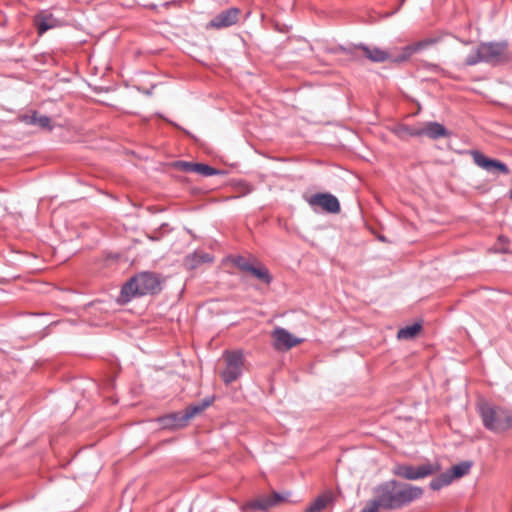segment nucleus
Wrapping results in <instances>:
<instances>
[{
    "label": "nucleus",
    "mask_w": 512,
    "mask_h": 512,
    "mask_svg": "<svg viewBox=\"0 0 512 512\" xmlns=\"http://www.w3.org/2000/svg\"><path fill=\"white\" fill-rule=\"evenodd\" d=\"M423 493L420 487L397 481H388L374 490V495L382 504V509L392 510L405 506Z\"/></svg>",
    "instance_id": "1"
},
{
    "label": "nucleus",
    "mask_w": 512,
    "mask_h": 512,
    "mask_svg": "<svg viewBox=\"0 0 512 512\" xmlns=\"http://www.w3.org/2000/svg\"><path fill=\"white\" fill-rule=\"evenodd\" d=\"M434 43V40L428 39L419 41L412 45H407L400 50L399 54H396V49L392 51L382 50L378 47L371 46H358L357 51L362 52L365 57L373 62H384L390 61L394 63H401L407 61L414 53L423 50Z\"/></svg>",
    "instance_id": "2"
},
{
    "label": "nucleus",
    "mask_w": 512,
    "mask_h": 512,
    "mask_svg": "<svg viewBox=\"0 0 512 512\" xmlns=\"http://www.w3.org/2000/svg\"><path fill=\"white\" fill-rule=\"evenodd\" d=\"M508 59L507 44L504 42H485L473 46L465 56L463 65L474 66L479 63L497 64Z\"/></svg>",
    "instance_id": "3"
},
{
    "label": "nucleus",
    "mask_w": 512,
    "mask_h": 512,
    "mask_svg": "<svg viewBox=\"0 0 512 512\" xmlns=\"http://www.w3.org/2000/svg\"><path fill=\"white\" fill-rule=\"evenodd\" d=\"M159 277L151 272H142L131 278L121 289V299L130 301L136 296L155 294L161 290Z\"/></svg>",
    "instance_id": "4"
},
{
    "label": "nucleus",
    "mask_w": 512,
    "mask_h": 512,
    "mask_svg": "<svg viewBox=\"0 0 512 512\" xmlns=\"http://www.w3.org/2000/svg\"><path fill=\"white\" fill-rule=\"evenodd\" d=\"M477 407L483 425L488 430L499 433L512 428L511 410L485 401H481Z\"/></svg>",
    "instance_id": "5"
},
{
    "label": "nucleus",
    "mask_w": 512,
    "mask_h": 512,
    "mask_svg": "<svg viewBox=\"0 0 512 512\" xmlns=\"http://www.w3.org/2000/svg\"><path fill=\"white\" fill-rule=\"evenodd\" d=\"M209 405V401H205L201 404L191 405L187 407L184 412H178L162 417L160 419L161 424L165 428L184 427L193 417L203 412Z\"/></svg>",
    "instance_id": "6"
},
{
    "label": "nucleus",
    "mask_w": 512,
    "mask_h": 512,
    "mask_svg": "<svg viewBox=\"0 0 512 512\" xmlns=\"http://www.w3.org/2000/svg\"><path fill=\"white\" fill-rule=\"evenodd\" d=\"M226 367L221 376L226 384H229L239 378L242 373L243 354L240 351L225 353Z\"/></svg>",
    "instance_id": "7"
},
{
    "label": "nucleus",
    "mask_w": 512,
    "mask_h": 512,
    "mask_svg": "<svg viewBox=\"0 0 512 512\" xmlns=\"http://www.w3.org/2000/svg\"><path fill=\"white\" fill-rule=\"evenodd\" d=\"M437 471L438 466L426 463L419 466L400 465L396 468L395 474L408 480H418L432 475Z\"/></svg>",
    "instance_id": "8"
},
{
    "label": "nucleus",
    "mask_w": 512,
    "mask_h": 512,
    "mask_svg": "<svg viewBox=\"0 0 512 512\" xmlns=\"http://www.w3.org/2000/svg\"><path fill=\"white\" fill-rule=\"evenodd\" d=\"M271 336L273 338V347L278 351L289 350L302 342V339L295 337L282 327H276L272 331Z\"/></svg>",
    "instance_id": "9"
},
{
    "label": "nucleus",
    "mask_w": 512,
    "mask_h": 512,
    "mask_svg": "<svg viewBox=\"0 0 512 512\" xmlns=\"http://www.w3.org/2000/svg\"><path fill=\"white\" fill-rule=\"evenodd\" d=\"M308 203L312 207L319 206L329 213H338L340 211L338 199L329 193L314 194L309 198Z\"/></svg>",
    "instance_id": "10"
},
{
    "label": "nucleus",
    "mask_w": 512,
    "mask_h": 512,
    "mask_svg": "<svg viewBox=\"0 0 512 512\" xmlns=\"http://www.w3.org/2000/svg\"><path fill=\"white\" fill-rule=\"evenodd\" d=\"M473 160H474L475 164H477L479 167L483 168L484 170H486L488 172L498 170L499 172H501L503 174L509 173V169L506 164H504L503 162H500L498 160L489 159L480 152L473 153Z\"/></svg>",
    "instance_id": "11"
},
{
    "label": "nucleus",
    "mask_w": 512,
    "mask_h": 512,
    "mask_svg": "<svg viewBox=\"0 0 512 512\" xmlns=\"http://www.w3.org/2000/svg\"><path fill=\"white\" fill-rule=\"evenodd\" d=\"M238 19V10L235 8H231L221 12L219 15L215 16L211 21L209 26L213 28H225L229 27L237 22Z\"/></svg>",
    "instance_id": "12"
},
{
    "label": "nucleus",
    "mask_w": 512,
    "mask_h": 512,
    "mask_svg": "<svg viewBox=\"0 0 512 512\" xmlns=\"http://www.w3.org/2000/svg\"><path fill=\"white\" fill-rule=\"evenodd\" d=\"M419 132H421V136H426L430 139H439L448 136L446 128L438 122L420 124Z\"/></svg>",
    "instance_id": "13"
},
{
    "label": "nucleus",
    "mask_w": 512,
    "mask_h": 512,
    "mask_svg": "<svg viewBox=\"0 0 512 512\" xmlns=\"http://www.w3.org/2000/svg\"><path fill=\"white\" fill-rule=\"evenodd\" d=\"M35 24L37 26L38 33L42 35L49 29L56 27L58 21L52 14L41 13L35 17Z\"/></svg>",
    "instance_id": "14"
},
{
    "label": "nucleus",
    "mask_w": 512,
    "mask_h": 512,
    "mask_svg": "<svg viewBox=\"0 0 512 512\" xmlns=\"http://www.w3.org/2000/svg\"><path fill=\"white\" fill-rule=\"evenodd\" d=\"M392 132L402 140H407L410 137H421V132H419V125L408 126L399 124L392 129Z\"/></svg>",
    "instance_id": "15"
},
{
    "label": "nucleus",
    "mask_w": 512,
    "mask_h": 512,
    "mask_svg": "<svg viewBox=\"0 0 512 512\" xmlns=\"http://www.w3.org/2000/svg\"><path fill=\"white\" fill-rule=\"evenodd\" d=\"M271 507H274L273 499L271 495L262 496L260 498L254 499L248 503H246L243 507L244 510H267Z\"/></svg>",
    "instance_id": "16"
},
{
    "label": "nucleus",
    "mask_w": 512,
    "mask_h": 512,
    "mask_svg": "<svg viewBox=\"0 0 512 512\" xmlns=\"http://www.w3.org/2000/svg\"><path fill=\"white\" fill-rule=\"evenodd\" d=\"M333 500L331 492H325L318 496L313 503L306 509V512H320Z\"/></svg>",
    "instance_id": "17"
},
{
    "label": "nucleus",
    "mask_w": 512,
    "mask_h": 512,
    "mask_svg": "<svg viewBox=\"0 0 512 512\" xmlns=\"http://www.w3.org/2000/svg\"><path fill=\"white\" fill-rule=\"evenodd\" d=\"M24 119L28 124L37 125L44 129H51V119L45 115H38L37 113H33L30 116H25Z\"/></svg>",
    "instance_id": "18"
},
{
    "label": "nucleus",
    "mask_w": 512,
    "mask_h": 512,
    "mask_svg": "<svg viewBox=\"0 0 512 512\" xmlns=\"http://www.w3.org/2000/svg\"><path fill=\"white\" fill-rule=\"evenodd\" d=\"M212 258L206 253H194L186 258V265L193 269L200 263L211 262Z\"/></svg>",
    "instance_id": "19"
},
{
    "label": "nucleus",
    "mask_w": 512,
    "mask_h": 512,
    "mask_svg": "<svg viewBox=\"0 0 512 512\" xmlns=\"http://www.w3.org/2000/svg\"><path fill=\"white\" fill-rule=\"evenodd\" d=\"M420 330L421 325L418 323H414L410 326L400 329L397 333V337L399 339H412L419 333Z\"/></svg>",
    "instance_id": "20"
},
{
    "label": "nucleus",
    "mask_w": 512,
    "mask_h": 512,
    "mask_svg": "<svg viewBox=\"0 0 512 512\" xmlns=\"http://www.w3.org/2000/svg\"><path fill=\"white\" fill-rule=\"evenodd\" d=\"M471 468L470 462H462L455 466H453L449 471V475L452 477V480L461 478L462 476L466 475Z\"/></svg>",
    "instance_id": "21"
},
{
    "label": "nucleus",
    "mask_w": 512,
    "mask_h": 512,
    "mask_svg": "<svg viewBox=\"0 0 512 512\" xmlns=\"http://www.w3.org/2000/svg\"><path fill=\"white\" fill-rule=\"evenodd\" d=\"M452 477L449 475L448 472L442 473L440 476L434 478L430 482V487L433 490H439L444 486L449 485L452 482Z\"/></svg>",
    "instance_id": "22"
},
{
    "label": "nucleus",
    "mask_w": 512,
    "mask_h": 512,
    "mask_svg": "<svg viewBox=\"0 0 512 512\" xmlns=\"http://www.w3.org/2000/svg\"><path fill=\"white\" fill-rule=\"evenodd\" d=\"M249 273H251L256 278H258L259 280H261L265 283L271 282V276L269 274V271L264 267H254L253 266L251 268V270L249 271Z\"/></svg>",
    "instance_id": "23"
},
{
    "label": "nucleus",
    "mask_w": 512,
    "mask_h": 512,
    "mask_svg": "<svg viewBox=\"0 0 512 512\" xmlns=\"http://www.w3.org/2000/svg\"><path fill=\"white\" fill-rule=\"evenodd\" d=\"M194 172L203 176H212L217 174V171L213 167L202 163H195Z\"/></svg>",
    "instance_id": "24"
},
{
    "label": "nucleus",
    "mask_w": 512,
    "mask_h": 512,
    "mask_svg": "<svg viewBox=\"0 0 512 512\" xmlns=\"http://www.w3.org/2000/svg\"><path fill=\"white\" fill-rule=\"evenodd\" d=\"M380 509H382V504L374 495V498L368 501L365 507L362 508L360 512H379Z\"/></svg>",
    "instance_id": "25"
},
{
    "label": "nucleus",
    "mask_w": 512,
    "mask_h": 512,
    "mask_svg": "<svg viewBox=\"0 0 512 512\" xmlns=\"http://www.w3.org/2000/svg\"><path fill=\"white\" fill-rule=\"evenodd\" d=\"M289 496H290V492H283V493L273 492L271 494V498L273 499L274 506H276L280 503H283V502H287L289 500Z\"/></svg>",
    "instance_id": "26"
},
{
    "label": "nucleus",
    "mask_w": 512,
    "mask_h": 512,
    "mask_svg": "<svg viewBox=\"0 0 512 512\" xmlns=\"http://www.w3.org/2000/svg\"><path fill=\"white\" fill-rule=\"evenodd\" d=\"M235 264L243 271L249 272L251 268L253 267L252 264H250L248 261H246L244 258L239 257L236 259Z\"/></svg>",
    "instance_id": "27"
},
{
    "label": "nucleus",
    "mask_w": 512,
    "mask_h": 512,
    "mask_svg": "<svg viewBox=\"0 0 512 512\" xmlns=\"http://www.w3.org/2000/svg\"><path fill=\"white\" fill-rule=\"evenodd\" d=\"M178 166L185 172H194L195 163L191 162H179Z\"/></svg>",
    "instance_id": "28"
},
{
    "label": "nucleus",
    "mask_w": 512,
    "mask_h": 512,
    "mask_svg": "<svg viewBox=\"0 0 512 512\" xmlns=\"http://www.w3.org/2000/svg\"><path fill=\"white\" fill-rule=\"evenodd\" d=\"M510 198L512 199V190L510 191Z\"/></svg>",
    "instance_id": "29"
}]
</instances>
